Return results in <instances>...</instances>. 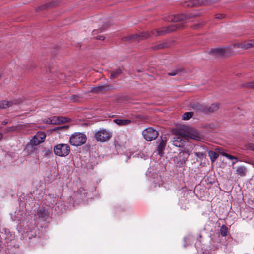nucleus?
Masks as SVG:
<instances>
[{
  "instance_id": "5701e85b",
  "label": "nucleus",
  "mask_w": 254,
  "mask_h": 254,
  "mask_svg": "<svg viewBox=\"0 0 254 254\" xmlns=\"http://www.w3.org/2000/svg\"><path fill=\"white\" fill-rule=\"evenodd\" d=\"M221 234L223 236H225L227 234V228L226 226L223 225L220 229Z\"/></svg>"
},
{
  "instance_id": "58836bf2",
  "label": "nucleus",
  "mask_w": 254,
  "mask_h": 254,
  "mask_svg": "<svg viewBox=\"0 0 254 254\" xmlns=\"http://www.w3.org/2000/svg\"><path fill=\"white\" fill-rule=\"evenodd\" d=\"M96 32V30L93 31V34H95Z\"/></svg>"
},
{
  "instance_id": "2f4dec72",
  "label": "nucleus",
  "mask_w": 254,
  "mask_h": 254,
  "mask_svg": "<svg viewBox=\"0 0 254 254\" xmlns=\"http://www.w3.org/2000/svg\"><path fill=\"white\" fill-rule=\"evenodd\" d=\"M178 72V70L174 71L168 73V75L170 76H175L176 75Z\"/></svg>"
},
{
  "instance_id": "c85d7f7f",
  "label": "nucleus",
  "mask_w": 254,
  "mask_h": 254,
  "mask_svg": "<svg viewBox=\"0 0 254 254\" xmlns=\"http://www.w3.org/2000/svg\"><path fill=\"white\" fill-rule=\"evenodd\" d=\"M178 28L177 25H172L171 26L169 27L167 32H171L175 30Z\"/></svg>"
},
{
  "instance_id": "f257e3e1",
  "label": "nucleus",
  "mask_w": 254,
  "mask_h": 254,
  "mask_svg": "<svg viewBox=\"0 0 254 254\" xmlns=\"http://www.w3.org/2000/svg\"><path fill=\"white\" fill-rule=\"evenodd\" d=\"M176 134L177 136L173 139V144L178 147H183L185 140L192 139L198 141L201 139V136L197 131L186 126H181Z\"/></svg>"
},
{
  "instance_id": "473e14b6",
  "label": "nucleus",
  "mask_w": 254,
  "mask_h": 254,
  "mask_svg": "<svg viewBox=\"0 0 254 254\" xmlns=\"http://www.w3.org/2000/svg\"><path fill=\"white\" fill-rule=\"evenodd\" d=\"M44 122L47 124H52L51 117L46 119L44 121Z\"/></svg>"
},
{
  "instance_id": "ea45409f",
  "label": "nucleus",
  "mask_w": 254,
  "mask_h": 254,
  "mask_svg": "<svg viewBox=\"0 0 254 254\" xmlns=\"http://www.w3.org/2000/svg\"><path fill=\"white\" fill-rule=\"evenodd\" d=\"M163 46L162 45H159V48H163Z\"/></svg>"
},
{
  "instance_id": "9d476101",
  "label": "nucleus",
  "mask_w": 254,
  "mask_h": 254,
  "mask_svg": "<svg viewBox=\"0 0 254 254\" xmlns=\"http://www.w3.org/2000/svg\"><path fill=\"white\" fill-rule=\"evenodd\" d=\"M217 150L220 155L225 156L228 159L234 160L232 162L233 165H234L236 162L238 161V158L237 157L226 153L222 149L218 148L217 149Z\"/></svg>"
},
{
  "instance_id": "bb28decb",
  "label": "nucleus",
  "mask_w": 254,
  "mask_h": 254,
  "mask_svg": "<svg viewBox=\"0 0 254 254\" xmlns=\"http://www.w3.org/2000/svg\"><path fill=\"white\" fill-rule=\"evenodd\" d=\"M245 87L254 88V82H248L244 85Z\"/></svg>"
},
{
  "instance_id": "412c9836",
  "label": "nucleus",
  "mask_w": 254,
  "mask_h": 254,
  "mask_svg": "<svg viewBox=\"0 0 254 254\" xmlns=\"http://www.w3.org/2000/svg\"><path fill=\"white\" fill-rule=\"evenodd\" d=\"M212 52L213 53L218 54L219 55H224L225 53V48H217L213 50Z\"/></svg>"
},
{
  "instance_id": "1a4fd4ad",
  "label": "nucleus",
  "mask_w": 254,
  "mask_h": 254,
  "mask_svg": "<svg viewBox=\"0 0 254 254\" xmlns=\"http://www.w3.org/2000/svg\"><path fill=\"white\" fill-rule=\"evenodd\" d=\"M235 46L242 49H248L254 47V39L236 44Z\"/></svg>"
},
{
  "instance_id": "9b49d317",
  "label": "nucleus",
  "mask_w": 254,
  "mask_h": 254,
  "mask_svg": "<svg viewBox=\"0 0 254 254\" xmlns=\"http://www.w3.org/2000/svg\"><path fill=\"white\" fill-rule=\"evenodd\" d=\"M52 124H59L62 123L66 122L67 119L62 117L53 116L51 117Z\"/></svg>"
},
{
  "instance_id": "ddd939ff",
  "label": "nucleus",
  "mask_w": 254,
  "mask_h": 254,
  "mask_svg": "<svg viewBox=\"0 0 254 254\" xmlns=\"http://www.w3.org/2000/svg\"><path fill=\"white\" fill-rule=\"evenodd\" d=\"M113 121L116 124L121 126L127 125L131 123V120L129 119H114Z\"/></svg>"
},
{
  "instance_id": "7c9ffc66",
  "label": "nucleus",
  "mask_w": 254,
  "mask_h": 254,
  "mask_svg": "<svg viewBox=\"0 0 254 254\" xmlns=\"http://www.w3.org/2000/svg\"><path fill=\"white\" fill-rule=\"evenodd\" d=\"M248 148L254 151V143H250L248 144Z\"/></svg>"
},
{
  "instance_id": "4be33fe9",
  "label": "nucleus",
  "mask_w": 254,
  "mask_h": 254,
  "mask_svg": "<svg viewBox=\"0 0 254 254\" xmlns=\"http://www.w3.org/2000/svg\"><path fill=\"white\" fill-rule=\"evenodd\" d=\"M219 108L218 105L217 104H213L209 107L208 110L209 112H213L218 110Z\"/></svg>"
},
{
  "instance_id": "f03ea898",
  "label": "nucleus",
  "mask_w": 254,
  "mask_h": 254,
  "mask_svg": "<svg viewBox=\"0 0 254 254\" xmlns=\"http://www.w3.org/2000/svg\"><path fill=\"white\" fill-rule=\"evenodd\" d=\"M166 31L154 30L151 32H143L140 34H136L128 36L127 38L129 40L139 41L141 39L150 37L152 36H159L165 33Z\"/></svg>"
},
{
  "instance_id": "72a5a7b5",
  "label": "nucleus",
  "mask_w": 254,
  "mask_h": 254,
  "mask_svg": "<svg viewBox=\"0 0 254 254\" xmlns=\"http://www.w3.org/2000/svg\"><path fill=\"white\" fill-rule=\"evenodd\" d=\"M55 5L56 4L54 3H51L49 5L46 4V5H43L42 8V9L46 8L47 7H48L49 6H55Z\"/></svg>"
},
{
  "instance_id": "b1692460",
  "label": "nucleus",
  "mask_w": 254,
  "mask_h": 254,
  "mask_svg": "<svg viewBox=\"0 0 254 254\" xmlns=\"http://www.w3.org/2000/svg\"><path fill=\"white\" fill-rule=\"evenodd\" d=\"M207 0H197L195 3L193 4L195 5H204L206 4Z\"/></svg>"
},
{
  "instance_id": "6e6552de",
  "label": "nucleus",
  "mask_w": 254,
  "mask_h": 254,
  "mask_svg": "<svg viewBox=\"0 0 254 254\" xmlns=\"http://www.w3.org/2000/svg\"><path fill=\"white\" fill-rule=\"evenodd\" d=\"M46 136V134L44 132H38L31 140L30 143L32 145H38L44 141Z\"/></svg>"
},
{
  "instance_id": "e433bc0d",
  "label": "nucleus",
  "mask_w": 254,
  "mask_h": 254,
  "mask_svg": "<svg viewBox=\"0 0 254 254\" xmlns=\"http://www.w3.org/2000/svg\"><path fill=\"white\" fill-rule=\"evenodd\" d=\"M200 26V24H197V25H194L193 26V28L196 29L199 28Z\"/></svg>"
},
{
  "instance_id": "20e7f679",
  "label": "nucleus",
  "mask_w": 254,
  "mask_h": 254,
  "mask_svg": "<svg viewBox=\"0 0 254 254\" xmlns=\"http://www.w3.org/2000/svg\"><path fill=\"white\" fill-rule=\"evenodd\" d=\"M191 150L185 148L179 152L177 156L174 157V161L176 166L180 167L184 166L190 156Z\"/></svg>"
},
{
  "instance_id": "a19ab883",
  "label": "nucleus",
  "mask_w": 254,
  "mask_h": 254,
  "mask_svg": "<svg viewBox=\"0 0 254 254\" xmlns=\"http://www.w3.org/2000/svg\"><path fill=\"white\" fill-rule=\"evenodd\" d=\"M1 74H0V78H1Z\"/></svg>"
},
{
  "instance_id": "f3484780",
  "label": "nucleus",
  "mask_w": 254,
  "mask_h": 254,
  "mask_svg": "<svg viewBox=\"0 0 254 254\" xmlns=\"http://www.w3.org/2000/svg\"><path fill=\"white\" fill-rule=\"evenodd\" d=\"M208 154L210 157V158L211 159V161L212 162H214L215 161V160L217 159V158L218 157V155L214 151H209L208 152Z\"/></svg>"
},
{
  "instance_id": "f704fd0d",
  "label": "nucleus",
  "mask_w": 254,
  "mask_h": 254,
  "mask_svg": "<svg viewBox=\"0 0 254 254\" xmlns=\"http://www.w3.org/2000/svg\"><path fill=\"white\" fill-rule=\"evenodd\" d=\"M97 39L103 40L105 39V37L102 35H99L95 37Z\"/></svg>"
},
{
  "instance_id": "aec40b11",
  "label": "nucleus",
  "mask_w": 254,
  "mask_h": 254,
  "mask_svg": "<svg viewBox=\"0 0 254 254\" xmlns=\"http://www.w3.org/2000/svg\"><path fill=\"white\" fill-rule=\"evenodd\" d=\"M37 215L39 218H45L47 216V213L45 210L41 209L38 211Z\"/></svg>"
},
{
  "instance_id": "dca6fc26",
  "label": "nucleus",
  "mask_w": 254,
  "mask_h": 254,
  "mask_svg": "<svg viewBox=\"0 0 254 254\" xmlns=\"http://www.w3.org/2000/svg\"><path fill=\"white\" fill-rule=\"evenodd\" d=\"M165 142L162 140L158 146V151L159 155L162 156L163 153V150L165 148Z\"/></svg>"
},
{
  "instance_id": "4c0bfd02",
  "label": "nucleus",
  "mask_w": 254,
  "mask_h": 254,
  "mask_svg": "<svg viewBox=\"0 0 254 254\" xmlns=\"http://www.w3.org/2000/svg\"><path fill=\"white\" fill-rule=\"evenodd\" d=\"M3 137V135L1 133H0V140H1V139Z\"/></svg>"
},
{
  "instance_id": "c9c22d12",
  "label": "nucleus",
  "mask_w": 254,
  "mask_h": 254,
  "mask_svg": "<svg viewBox=\"0 0 254 254\" xmlns=\"http://www.w3.org/2000/svg\"><path fill=\"white\" fill-rule=\"evenodd\" d=\"M223 17H224V16L222 14H217L216 15V18H217V19H222Z\"/></svg>"
},
{
  "instance_id": "4468645a",
  "label": "nucleus",
  "mask_w": 254,
  "mask_h": 254,
  "mask_svg": "<svg viewBox=\"0 0 254 254\" xmlns=\"http://www.w3.org/2000/svg\"><path fill=\"white\" fill-rule=\"evenodd\" d=\"M192 16L190 15H187L186 14H181L176 16H175L173 20L174 21H184L187 19H190L191 18Z\"/></svg>"
},
{
  "instance_id": "cd10ccee",
  "label": "nucleus",
  "mask_w": 254,
  "mask_h": 254,
  "mask_svg": "<svg viewBox=\"0 0 254 254\" xmlns=\"http://www.w3.org/2000/svg\"><path fill=\"white\" fill-rule=\"evenodd\" d=\"M68 126H62L55 127L53 129V130H64L67 128Z\"/></svg>"
},
{
  "instance_id": "0eeeda50",
  "label": "nucleus",
  "mask_w": 254,
  "mask_h": 254,
  "mask_svg": "<svg viewBox=\"0 0 254 254\" xmlns=\"http://www.w3.org/2000/svg\"><path fill=\"white\" fill-rule=\"evenodd\" d=\"M142 134L144 138L148 141L155 139L158 135V132L151 127L143 130Z\"/></svg>"
},
{
  "instance_id": "2eb2a0df",
  "label": "nucleus",
  "mask_w": 254,
  "mask_h": 254,
  "mask_svg": "<svg viewBox=\"0 0 254 254\" xmlns=\"http://www.w3.org/2000/svg\"><path fill=\"white\" fill-rule=\"evenodd\" d=\"M12 102L9 101H2L0 102V109H5L8 108L12 105Z\"/></svg>"
},
{
  "instance_id": "393cba45",
  "label": "nucleus",
  "mask_w": 254,
  "mask_h": 254,
  "mask_svg": "<svg viewBox=\"0 0 254 254\" xmlns=\"http://www.w3.org/2000/svg\"><path fill=\"white\" fill-rule=\"evenodd\" d=\"M195 155L198 158L201 159L202 158H206V155L203 152H195Z\"/></svg>"
},
{
  "instance_id": "c756f323",
  "label": "nucleus",
  "mask_w": 254,
  "mask_h": 254,
  "mask_svg": "<svg viewBox=\"0 0 254 254\" xmlns=\"http://www.w3.org/2000/svg\"><path fill=\"white\" fill-rule=\"evenodd\" d=\"M85 190L83 188L81 187L77 191V193L81 195L82 194H85Z\"/></svg>"
},
{
  "instance_id": "423d86ee",
  "label": "nucleus",
  "mask_w": 254,
  "mask_h": 254,
  "mask_svg": "<svg viewBox=\"0 0 254 254\" xmlns=\"http://www.w3.org/2000/svg\"><path fill=\"white\" fill-rule=\"evenodd\" d=\"M87 140L85 134L76 132L73 134L70 137L69 141L73 146H78L84 144Z\"/></svg>"
},
{
  "instance_id": "39448f33",
  "label": "nucleus",
  "mask_w": 254,
  "mask_h": 254,
  "mask_svg": "<svg viewBox=\"0 0 254 254\" xmlns=\"http://www.w3.org/2000/svg\"><path fill=\"white\" fill-rule=\"evenodd\" d=\"M55 155L60 157H66L70 152V148L68 144L60 143L55 145L53 148Z\"/></svg>"
},
{
  "instance_id": "a211bd4d",
  "label": "nucleus",
  "mask_w": 254,
  "mask_h": 254,
  "mask_svg": "<svg viewBox=\"0 0 254 254\" xmlns=\"http://www.w3.org/2000/svg\"><path fill=\"white\" fill-rule=\"evenodd\" d=\"M121 73V70L118 69L111 74V78L112 79L116 78Z\"/></svg>"
},
{
  "instance_id": "f8f14e48",
  "label": "nucleus",
  "mask_w": 254,
  "mask_h": 254,
  "mask_svg": "<svg viewBox=\"0 0 254 254\" xmlns=\"http://www.w3.org/2000/svg\"><path fill=\"white\" fill-rule=\"evenodd\" d=\"M236 172L238 175L241 177H244L246 175L247 169L245 166H240L237 168Z\"/></svg>"
},
{
  "instance_id": "7ed1b4c3",
  "label": "nucleus",
  "mask_w": 254,
  "mask_h": 254,
  "mask_svg": "<svg viewBox=\"0 0 254 254\" xmlns=\"http://www.w3.org/2000/svg\"><path fill=\"white\" fill-rule=\"evenodd\" d=\"M112 137V132L109 130L101 128L94 132L95 139L100 142L108 141Z\"/></svg>"
},
{
  "instance_id": "a878e982",
  "label": "nucleus",
  "mask_w": 254,
  "mask_h": 254,
  "mask_svg": "<svg viewBox=\"0 0 254 254\" xmlns=\"http://www.w3.org/2000/svg\"><path fill=\"white\" fill-rule=\"evenodd\" d=\"M104 88V87L103 86H98L96 87H93L91 89V91L94 92H97L99 91H101L103 90Z\"/></svg>"
},
{
  "instance_id": "6ab92c4d",
  "label": "nucleus",
  "mask_w": 254,
  "mask_h": 254,
  "mask_svg": "<svg viewBox=\"0 0 254 254\" xmlns=\"http://www.w3.org/2000/svg\"><path fill=\"white\" fill-rule=\"evenodd\" d=\"M193 115L192 112H186L182 115V119L184 120H187L190 119Z\"/></svg>"
}]
</instances>
